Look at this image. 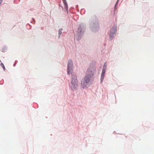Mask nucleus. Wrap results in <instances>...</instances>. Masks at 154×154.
Returning <instances> with one entry per match:
<instances>
[{"label": "nucleus", "mask_w": 154, "mask_h": 154, "mask_svg": "<svg viewBox=\"0 0 154 154\" xmlns=\"http://www.w3.org/2000/svg\"><path fill=\"white\" fill-rule=\"evenodd\" d=\"M62 30V29H61V30H59V35H60L62 33V32H61V30Z\"/></svg>", "instance_id": "obj_7"}, {"label": "nucleus", "mask_w": 154, "mask_h": 154, "mask_svg": "<svg viewBox=\"0 0 154 154\" xmlns=\"http://www.w3.org/2000/svg\"><path fill=\"white\" fill-rule=\"evenodd\" d=\"M62 1L64 5V8L66 10H67L68 9V6L66 1V0H62Z\"/></svg>", "instance_id": "obj_5"}, {"label": "nucleus", "mask_w": 154, "mask_h": 154, "mask_svg": "<svg viewBox=\"0 0 154 154\" xmlns=\"http://www.w3.org/2000/svg\"><path fill=\"white\" fill-rule=\"evenodd\" d=\"M68 64L67 68V72L68 74H71L72 78L71 84V87L72 89L74 90L76 89L78 87V81L76 77L75 74L74 72H72V67L73 66L72 61V60H70L68 61Z\"/></svg>", "instance_id": "obj_2"}, {"label": "nucleus", "mask_w": 154, "mask_h": 154, "mask_svg": "<svg viewBox=\"0 0 154 154\" xmlns=\"http://www.w3.org/2000/svg\"><path fill=\"white\" fill-rule=\"evenodd\" d=\"M116 30V27H113L112 28V29L111 30V33L109 35V37L110 38L111 37L112 38L113 36V35L115 34V32Z\"/></svg>", "instance_id": "obj_3"}, {"label": "nucleus", "mask_w": 154, "mask_h": 154, "mask_svg": "<svg viewBox=\"0 0 154 154\" xmlns=\"http://www.w3.org/2000/svg\"><path fill=\"white\" fill-rule=\"evenodd\" d=\"M1 62V60H0V62Z\"/></svg>", "instance_id": "obj_8"}, {"label": "nucleus", "mask_w": 154, "mask_h": 154, "mask_svg": "<svg viewBox=\"0 0 154 154\" xmlns=\"http://www.w3.org/2000/svg\"><path fill=\"white\" fill-rule=\"evenodd\" d=\"M105 69L104 68L103 69L101 75V82L103 81L105 76Z\"/></svg>", "instance_id": "obj_4"}, {"label": "nucleus", "mask_w": 154, "mask_h": 154, "mask_svg": "<svg viewBox=\"0 0 154 154\" xmlns=\"http://www.w3.org/2000/svg\"><path fill=\"white\" fill-rule=\"evenodd\" d=\"M95 71V69L94 68L89 67L88 69L86 72V76L81 81V87H82L83 88H85L89 86L90 81Z\"/></svg>", "instance_id": "obj_1"}, {"label": "nucleus", "mask_w": 154, "mask_h": 154, "mask_svg": "<svg viewBox=\"0 0 154 154\" xmlns=\"http://www.w3.org/2000/svg\"><path fill=\"white\" fill-rule=\"evenodd\" d=\"M1 65L2 66V67L3 68V69L5 70V68L4 65L2 63H1Z\"/></svg>", "instance_id": "obj_6"}]
</instances>
